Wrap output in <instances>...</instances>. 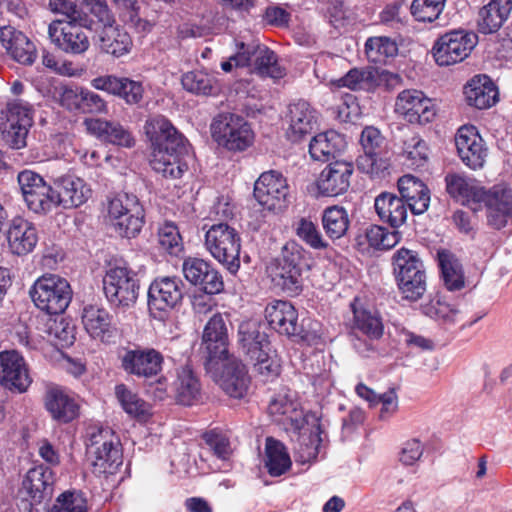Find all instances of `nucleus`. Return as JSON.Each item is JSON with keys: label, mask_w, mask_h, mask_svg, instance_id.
<instances>
[{"label": "nucleus", "mask_w": 512, "mask_h": 512, "mask_svg": "<svg viewBox=\"0 0 512 512\" xmlns=\"http://www.w3.org/2000/svg\"><path fill=\"white\" fill-rule=\"evenodd\" d=\"M374 206L379 218L393 228L400 227L406 221L408 206L394 193H381L375 198Z\"/></svg>", "instance_id": "obj_40"}, {"label": "nucleus", "mask_w": 512, "mask_h": 512, "mask_svg": "<svg viewBox=\"0 0 512 512\" xmlns=\"http://www.w3.org/2000/svg\"><path fill=\"white\" fill-rule=\"evenodd\" d=\"M144 128L152 147V169L165 178H180L187 168L182 160L189 150L187 139L162 115L149 118Z\"/></svg>", "instance_id": "obj_1"}, {"label": "nucleus", "mask_w": 512, "mask_h": 512, "mask_svg": "<svg viewBox=\"0 0 512 512\" xmlns=\"http://www.w3.org/2000/svg\"><path fill=\"white\" fill-rule=\"evenodd\" d=\"M265 465L271 476L284 474L291 466V460L282 443L272 438L266 440Z\"/></svg>", "instance_id": "obj_50"}, {"label": "nucleus", "mask_w": 512, "mask_h": 512, "mask_svg": "<svg viewBox=\"0 0 512 512\" xmlns=\"http://www.w3.org/2000/svg\"><path fill=\"white\" fill-rule=\"evenodd\" d=\"M47 512H87V502L81 492L65 491Z\"/></svg>", "instance_id": "obj_55"}, {"label": "nucleus", "mask_w": 512, "mask_h": 512, "mask_svg": "<svg viewBox=\"0 0 512 512\" xmlns=\"http://www.w3.org/2000/svg\"><path fill=\"white\" fill-rule=\"evenodd\" d=\"M235 59L237 65L254 66V70L261 76L281 78L283 70L278 64L277 55L274 51L262 44L241 43Z\"/></svg>", "instance_id": "obj_19"}, {"label": "nucleus", "mask_w": 512, "mask_h": 512, "mask_svg": "<svg viewBox=\"0 0 512 512\" xmlns=\"http://www.w3.org/2000/svg\"><path fill=\"white\" fill-rule=\"evenodd\" d=\"M160 246L171 255H178L183 249L182 237L173 222H165L158 229Z\"/></svg>", "instance_id": "obj_56"}, {"label": "nucleus", "mask_w": 512, "mask_h": 512, "mask_svg": "<svg viewBox=\"0 0 512 512\" xmlns=\"http://www.w3.org/2000/svg\"><path fill=\"white\" fill-rule=\"evenodd\" d=\"M214 140L229 151L241 152L253 144L254 132L241 115L221 113L211 124Z\"/></svg>", "instance_id": "obj_7"}, {"label": "nucleus", "mask_w": 512, "mask_h": 512, "mask_svg": "<svg viewBox=\"0 0 512 512\" xmlns=\"http://www.w3.org/2000/svg\"><path fill=\"white\" fill-rule=\"evenodd\" d=\"M400 198L415 215L423 214L430 204V194L427 186L413 175H404L398 180Z\"/></svg>", "instance_id": "obj_35"}, {"label": "nucleus", "mask_w": 512, "mask_h": 512, "mask_svg": "<svg viewBox=\"0 0 512 512\" xmlns=\"http://www.w3.org/2000/svg\"><path fill=\"white\" fill-rule=\"evenodd\" d=\"M144 211L142 204L140 203L138 197L135 194H130L126 192L118 193L115 197H113L109 201L108 205V215L110 217H120L121 215H126L130 213L137 214V212ZM134 218H137L135 216ZM137 219L134 220V223Z\"/></svg>", "instance_id": "obj_53"}, {"label": "nucleus", "mask_w": 512, "mask_h": 512, "mask_svg": "<svg viewBox=\"0 0 512 512\" xmlns=\"http://www.w3.org/2000/svg\"><path fill=\"white\" fill-rule=\"evenodd\" d=\"M403 153L411 166H423L428 158L426 143L419 136H413L404 142Z\"/></svg>", "instance_id": "obj_59"}, {"label": "nucleus", "mask_w": 512, "mask_h": 512, "mask_svg": "<svg viewBox=\"0 0 512 512\" xmlns=\"http://www.w3.org/2000/svg\"><path fill=\"white\" fill-rule=\"evenodd\" d=\"M253 195L264 209L269 211L281 210L286 205L287 181L277 171L264 172L254 184Z\"/></svg>", "instance_id": "obj_15"}, {"label": "nucleus", "mask_w": 512, "mask_h": 512, "mask_svg": "<svg viewBox=\"0 0 512 512\" xmlns=\"http://www.w3.org/2000/svg\"><path fill=\"white\" fill-rule=\"evenodd\" d=\"M0 42L7 54L21 65L31 66L38 57L36 45L23 32L12 26L0 29Z\"/></svg>", "instance_id": "obj_25"}, {"label": "nucleus", "mask_w": 512, "mask_h": 512, "mask_svg": "<svg viewBox=\"0 0 512 512\" xmlns=\"http://www.w3.org/2000/svg\"><path fill=\"white\" fill-rule=\"evenodd\" d=\"M98 44L102 52L121 57L130 51L132 39L123 28L112 24L103 27L99 32Z\"/></svg>", "instance_id": "obj_42"}, {"label": "nucleus", "mask_w": 512, "mask_h": 512, "mask_svg": "<svg viewBox=\"0 0 512 512\" xmlns=\"http://www.w3.org/2000/svg\"><path fill=\"white\" fill-rule=\"evenodd\" d=\"M344 139L336 131L330 130L314 136L309 144V154L315 161L328 162L343 149Z\"/></svg>", "instance_id": "obj_43"}, {"label": "nucleus", "mask_w": 512, "mask_h": 512, "mask_svg": "<svg viewBox=\"0 0 512 512\" xmlns=\"http://www.w3.org/2000/svg\"><path fill=\"white\" fill-rule=\"evenodd\" d=\"M77 108L83 113L100 114L106 112V102L95 92L82 89L75 95Z\"/></svg>", "instance_id": "obj_60"}, {"label": "nucleus", "mask_w": 512, "mask_h": 512, "mask_svg": "<svg viewBox=\"0 0 512 512\" xmlns=\"http://www.w3.org/2000/svg\"><path fill=\"white\" fill-rule=\"evenodd\" d=\"M511 11L512 0H490L478 12V31L484 35L496 33L507 21Z\"/></svg>", "instance_id": "obj_38"}, {"label": "nucleus", "mask_w": 512, "mask_h": 512, "mask_svg": "<svg viewBox=\"0 0 512 512\" xmlns=\"http://www.w3.org/2000/svg\"><path fill=\"white\" fill-rule=\"evenodd\" d=\"M91 453L95 455L93 465L100 473H113L121 464V454L118 445L114 443L109 430H99L90 437Z\"/></svg>", "instance_id": "obj_24"}, {"label": "nucleus", "mask_w": 512, "mask_h": 512, "mask_svg": "<svg viewBox=\"0 0 512 512\" xmlns=\"http://www.w3.org/2000/svg\"><path fill=\"white\" fill-rule=\"evenodd\" d=\"M17 183L22 199L31 212L46 215L55 209V189L40 174L24 169L18 173Z\"/></svg>", "instance_id": "obj_9"}, {"label": "nucleus", "mask_w": 512, "mask_h": 512, "mask_svg": "<svg viewBox=\"0 0 512 512\" xmlns=\"http://www.w3.org/2000/svg\"><path fill=\"white\" fill-rule=\"evenodd\" d=\"M5 122L2 123V137L12 149H22L27 145V136L33 126L32 105L21 99L9 102L2 111Z\"/></svg>", "instance_id": "obj_11"}, {"label": "nucleus", "mask_w": 512, "mask_h": 512, "mask_svg": "<svg viewBox=\"0 0 512 512\" xmlns=\"http://www.w3.org/2000/svg\"><path fill=\"white\" fill-rule=\"evenodd\" d=\"M354 171L352 162L335 160L320 172L316 185L320 195L335 197L347 192Z\"/></svg>", "instance_id": "obj_22"}, {"label": "nucleus", "mask_w": 512, "mask_h": 512, "mask_svg": "<svg viewBox=\"0 0 512 512\" xmlns=\"http://www.w3.org/2000/svg\"><path fill=\"white\" fill-rule=\"evenodd\" d=\"M252 361L255 372L262 377L263 381L272 380L280 373V365L270 353H265V356H260L259 359Z\"/></svg>", "instance_id": "obj_63"}, {"label": "nucleus", "mask_w": 512, "mask_h": 512, "mask_svg": "<svg viewBox=\"0 0 512 512\" xmlns=\"http://www.w3.org/2000/svg\"><path fill=\"white\" fill-rule=\"evenodd\" d=\"M466 103L477 109H488L498 101V89L487 75H476L463 90Z\"/></svg>", "instance_id": "obj_33"}, {"label": "nucleus", "mask_w": 512, "mask_h": 512, "mask_svg": "<svg viewBox=\"0 0 512 512\" xmlns=\"http://www.w3.org/2000/svg\"><path fill=\"white\" fill-rule=\"evenodd\" d=\"M6 237L9 249L18 256L31 253L38 242L36 228L23 218L12 220Z\"/></svg>", "instance_id": "obj_37"}, {"label": "nucleus", "mask_w": 512, "mask_h": 512, "mask_svg": "<svg viewBox=\"0 0 512 512\" xmlns=\"http://www.w3.org/2000/svg\"><path fill=\"white\" fill-rule=\"evenodd\" d=\"M384 137L379 129L373 126H367L362 130L360 143L364 152H374L381 154L384 145Z\"/></svg>", "instance_id": "obj_64"}, {"label": "nucleus", "mask_w": 512, "mask_h": 512, "mask_svg": "<svg viewBox=\"0 0 512 512\" xmlns=\"http://www.w3.org/2000/svg\"><path fill=\"white\" fill-rule=\"evenodd\" d=\"M115 395L123 410L132 417L148 413V404L124 384L115 387Z\"/></svg>", "instance_id": "obj_51"}, {"label": "nucleus", "mask_w": 512, "mask_h": 512, "mask_svg": "<svg viewBox=\"0 0 512 512\" xmlns=\"http://www.w3.org/2000/svg\"><path fill=\"white\" fill-rule=\"evenodd\" d=\"M200 351L208 372L229 356V336L224 317L214 314L203 329Z\"/></svg>", "instance_id": "obj_12"}, {"label": "nucleus", "mask_w": 512, "mask_h": 512, "mask_svg": "<svg viewBox=\"0 0 512 512\" xmlns=\"http://www.w3.org/2000/svg\"><path fill=\"white\" fill-rule=\"evenodd\" d=\"M367 59L375 64H385L388 59L398 54L395 40L386 36L370 37L365 43Z\"/></svg>", "instance_id": "obj_48"}, {"label": "nucleus", "mask_w": 512, "mask_h": 512, "mask_svg": "<svg viewBox=\"0 0 512 512\" xmlns=\"http://www.w3.org/2000/svg\"><path fill=\"white\" fill-rule=\"evenodd\" d=\"M184 296V283L176 276L155 278L148 289V309L157 319H163L165 314L181 303Z\"/></svg>", "instance_id": "obj_13"}, {"label": "nucleus", "mask_w": 512, "mask_h": 512, "mask_svg": "<svg viewBox=\"0 0 512 512\" xmlns=\"http://www.w3.org/2000/svg\"><path fill=\"white\" fill-rule=\"evenodd\" d=\"M43 402L52 420L58 424H68L80 414L77 400L59 386L48 387Z\"/></svg>", "instance_id": "obj_23"}, {"label": "nucleus", "mask_w": 512, "mask_h": 512, "mask_svg": "<svg viewBox=\"0 0 512 512\" xmlns=\"http://www.w3.org/2000/svg\"><path fill=\"white\" fill-rule=\"evenodd\" d=\"M87 25V19L77 22L55 20L48 26V36L63 53L82 55L90 47L89 36L85 30Z\"/></svg>", "instance_id": "obj_14"}, {"label": "nucleus", "mask_w": 512, "mask_h": 512, "mask_svg": "<svg viewBox=\"0 0 512 512\" xmlns=\"http://www.w3.org/2000/svg\"><path fill=\"white\" fill-rule=\"evenodd\" d=\"M103 290L108 302L117 308L132 307L139 296L137 274L125 263L110 266L103 277Z\"/></svg>", "instance_id": "obj_6"}, {"label": "nucleus", "mask_w": 512, "mask_h": 512, "mask_svg": "<svg viewBox=\"0 0 512 512\" xmlns=\"http://www.w3.org/2000/svg\"><path fill=\"white\" fill-rule=\"evenodd\" d=\"M393 266L402 298L412 302L421 299L427 290V275L418 253L407 248L397 250Z\"/></svg>", "instance_id": "obj_3"}, {"label": "nucleus", "mask_w": 512, "mask_h": 512, "mask_svg": "<svg viewBox=\"0 0 512 512\" xmlns=\"http://www.w3.org/2000/svg\"><path fill=\"white\" fill-rule=\"evenodd\" d=\"M297 407L298 404L287 393H279L270 401L268 410L276 421H290L294 429H300L304 421Z\"/></svg>", "instance_id": "obj_46"}, {"label": "nucleus", "mask_w": 512, "mask_h": 512, "mask_svg": "<svg viewBox=\"0 0 512 512\" xmlns=\"http://www.w3.org/2000/svg\"><path fill=\"white\" fill-rule=\"evenodd\" d=\"M455 145L459 157L467 167L472 170L484 167L489 152L475 126L460 127L455 136Z\"/></svg>", "instance_id": "obj_18"}, {"label": "nucleus", "mask_w": 512, "mask_h": 512, "mask_svg": "<svg viewBox=\"0 0 512 512\" xmlns=\"http://www.w3.org/2000/svg\"><path fill=\"white\" fill-rule=\"evenodd\" d=\"M351 310L353 312L351 341L354 349L364 355L372 350V344L358 338L357 332L365 335L369 340L379 339L384 330L382 319L373 306L358 298L351 303Z\"/></svg>", "instance_id": "obj_10"}, {"label": "nucleus", "mask_w": 512, "mask_h": 512, "mask_svg": "<svg viewBox=\"0 0 512 512\" xmlns=\"http://www.w3.org/2000/svg\"><path fill=\"white\" fill-rule=\"evenodd\" d=\"M173 388L177 402L182 405L190 406L200 399V382L188 366H184L178 371Z\"/></svg>", "instance_id": "obj_44"}, {"label": "nucleus", "mask_w": 512, "mask_h": 512, "mask_svg": "<svg viewBox=\"0 0 512 512\" xmlns=\"http://www.w3.org/2000/svg\"><path fill=\"white\" fill-rule=\"evenodd\" d=\"M238 341L250 360L259 359L265 353H271L270 342L265 332L260 331L256 321H244L239 325Z\"/></svg>", "instance_id": "obj_36"}, {"label": "nucleus", "mask_w": 512, "mask_h": 512, "mask_svg": "<svg viewBox=\"0 0 512 512\" xmlns=\"http://www.w3.org/2000/svg\"><path fill=\"white\" fill-rule=\"evenodd\" d=\"M210 269V263L200 258H187L182 265V271L187 281L199 285Z\"/></svg>", "instance_id": "obj_61"}, {"label": "nucleus", "mask_w": 512, "mask_h": 512, "mask_svg": "<svg viewBox=\"0 0 512 512\" xmlns=\"http://www.w3.org/2000/svg\"><path fill=\"white\" fill-rule=\"evenodd\" d=\"M55 208L62 206L65 209L82 205L91 195L90 188L80 178L66 175L55 181Z\"/></svg>", "instance_id": "obj_32"}, {"label": "nucleus", "mask_w": 512, "mask_h": 512, "mask_svg": "<svg viewBox=\"0 0 512 512\" xmlns=\"http://www.w3.org/2000/svg\"><path fill=\"white\" fill-rule=\"evenodd\" d=\"M422 309L425 315L445 323L456 322L460 313L453 305L441 299L431 300L430 303L423 306Z\"/></svg>", "instance_id": "obj_58"}, {"label": "nucleus", "mask_w": 512, "mask_h": 512, "mask_svg": "<svg viewBox=\"0 0 512 512\" xmlns=\"http://www.w3.org/2000/svg\"><path fill=\"white\" fill-rule=\"evenodd\" d=\"M181 83L186 91L196 95H213L218 91L216 78L202 70L185 73Z\"/></svg>", "instance_id": "obj_49"}, {"label": "nucleus", "mask_w": 512, "mask_h": 512, "mask_svg": "<svg viewBox=\"0 0 512 512\" xmlns=\"http://www.w3.org/2000/svg\"><path fill=\"white\" fill-rule=\"evenodd\" d=\"M446 0H413L411 13L417 21L433 22L442 13Z\"/></svg>", "instance_id": "obj_54"}, {"label": "nucleus", "mask_w": 512, "mask_h": 512, "mask_svg": "<svg viewBox=\"0 0 512 512\" xmlns=\"http://www.w3.org/2000/svg\"><path fill=\"white\" fill-rule=\"evenodd\" d=\"M478 43V35L465 29H453L440 35L432 47L439 66H450L465 60Z\"/></svg>", "instance_id": "obj_8"}, {"label": "nucleus", "mask_w": 512, "mask_h": 512, "mask_svg": "<svg viewBox=\"0 0 512 512\" xmlns=\"http://www.w3.org/2000/svg\"><path fill=\"white\" fill-rule=\"evenodd\" d=\"M112 315L104 308L89 305L83 309L82 323L87 333L94 339L109 342L115 336L116 327Z\"/></svg>", "instance_id": "obj_34"}, {"label": "nucleus", "mask_w": 512, "mask_h": 512, "mask_svg": "<svg viewBox=\"0 0 512 512\" xmlns=\"http://www.w3.org/2000/svg\"><path fill=\"white\" fill-rule=\"evenodd\" d=\"M204 245L211 256L235 275L240 268L241 238L226 223L213 224L205 233Z\"/></svg>", "instance_id": "obj_5"}, {"label": "nucleus", "mask_w": 512, "mask_h": 512, "mask_svg": "<svg viewBox=\"0 0 512 512\" xmlns=\"http://www.w3.org/2000/svg\"><path fill=\"white\" fill-rule=\"evenodd\" d=\"M395 111L408 122L427 124L436 116L435 105L422 91L415 89L404 90L399 93Z\"/></svg>", "instance_id": "obj_20"}, {"label": "nucleus", "mask_w": 512, "mask_h": 512, "mask_svg": "<svg viewBox=\"0 0 512 512\" xmlns=\"http://www.w3.org/2000/svg\"><path fill=\"white\" fill-rule=\"evenodd\" d=\"M55 477L52 469L44 465H37L28 470L22 482V492L32 503H41L51 498Z\"/></svg>", "instance_id": "obj_31"}, {"label": "nucleus", "mask_w": 512, "mask_h": 512, "mask_svg": "<svg viewBox=\"0 0 512 512\" xmlns=\"http://www.w3.org/2000/svg\"><path fill=\"white\" fill-rule=\"evenodd\" d=\"M288 127L286 136L292 142H299L311 134L317 123L316 111L304 100L292 103L286 115Z\"/></svg>", "instance_id": "obj_27"}, {"label": "nucleus", "mask_w": 512, "mask_h": 512, "mask_svg": "<svg viewBox=\"0 0 512 512\" xmlns=\"http://www.w3.org/2000/svg\"><path fill=\"white\" fill-rule=\"evenodd\" d=\"M85 124L87 130L102 141L127 148L135 143L131 133L117 122L87 119Z\"/></svg>", "instance_id": "obj_39"}, {"label": "nucleus", "mask_w": 512, "mask_h": 512, "mask_svg": "<svg viewBox=\"0 0 512 512\" xmlns=\"http://www.w3.org/2000/svg\"><path fill=\"white\" fill-rule=\"evenodd\" d=\"M373 78V73L369 69L353 68L337 80V85L351 90H358L362 89L364 84H369Z\"/></svg>", "instance_id": "obj_62"}, {"label": "nucleus", "mask_w": 512, "mask_h": 512, "mask_svg": "<svg viewBox=\"0 0 512 512\" xmlns=\"http://www.w3.org/2000/svg\"><path fill=\"white\" fill-rule=\"evenodd\" d=\"M31 383L23 356L15 350L0 352V385L12 392L24 393Z\"/></svg>", "instance_id": "obj_17"}, {"label": "nucleus", "mask_w": 512, "mask_h": 512, "mask_svg": "<svg viewBox=\"0 0 512 512\" xmlns=\"http://www.w3.org/2000/svg\"><path fill=\"white\" fill-rule=\"evenodd\" d=\"M91 84L97 90L121 97L130 105L138 104L143 99L144 88L142 83L127 77L105 75L93 79Z\"/></svg>", "instance_id": "obj_30"}, {"label": "nucleus", "mask_w": 512, "mask_h": 512, "mask_svg": "<svg viewBox=\"0 0 512 512\" xmlns=\"http://www.w3.org/2000/svg\"><path fill=\"white\" fill-rule=\"evenodd\" d=\"M137 223H134L136 218L132 213L121 215L120 217H110L115 231L122 237L134 238L142 230L144 225L145 211L137 212Z\"/></svg>", "instance_id": "obj_57"}, {"label": "nucleus", "mask_w": 512, "mask_h": 512, "mask_svg": "<svg viewBox=\"0 0 512 512\" xmlns=\"http://www.w3.org/2000/svg\"><path fill=\"white\" fill-rule=\"evenodd\" d=\"M322 226L330 239L342 238L346 235L350 226L347 210L338 205L325 208L322 213Z\"/></svg>", "instance_id": "obj_47"}, {"label": "nucleus", "mask_w": 512, "mask_h": 512, "mask_svg": "<svg viewBox=\"0 0 512 512\" xmlns=\"http://www.w3.org/2000/svg\"><path fill=\"white\" fill-rule=\"evenodd\" d=\"M486 208L487 224L500 230L512 224V189L506 185H495L486 190L481 206Z\"/></svg>", "instance_id": "obj_16"}, {"label": "nucleus", "mask_w": 512, "mask_h": 512, "mask_svg": "<svg viewBox=\"0 0 512 512\" xmlns=\"http://www.w3.org/2000/svg\"><path fill=\"white\" fill-rule=\"evenodd\" d=\"M298 431L297 441L294 445L295 459L301 464L311 463L316 460L321 446V430L318 424L312 427H305L301 424Z\"/></svg>", "instance_id": "obj_41"}, {"label": "nucleus", "mask_w": 512, "mask_h": 512, "mask_svg": "<svg viewBox=\"0 0 512 512\" xmlns=\"http://www.w3.org/2000/svg\"><path fill=\"white\" fill-rule=\"evenodd\" d=\"M34 305L49 315L63 313L72 300L69 282L56 274H45L38 278L29 291Z\"/></svg>", "instance_id": "obj_4"}, {"label": "nucleus", "mask_w": 512, "mask_h": 512, "mask_svg": "<svg viewBox=\"0 0 512 512\" xmlns=\"http://www.w3.org/2000/svg\"><path fill=\"white\" fill-rule=\"evenodd\" d=\"M265 317L270 327L278 333L305 337L302 334V326L298 323L297 310L290 302L276 300L268 304L265 309Z\"/></svg>", "instance_id": "obj_26"}, {"label": "nucleus", "mask_w": 512, "mask_h": 512, "mask_svg": "<svg viewBox=\"0 0 512 512\" xmlns=\"http://www.w3.org/2000/svg\"><path fill=\"white\" fill-rule=\"evenodd\" d=\"M295 233L306 245L314 250H326L330 246L318 226L309 219L301 218L296 224Z\"/></svg>", "instance_id": "obj_52"}, {"label": "nucleus", "mask_w": 512, "mask_h": 512, "mask_svg": "<svg viewBox=\"0 0 512 512\" xmlns=\"http://www.w3.org/2000/svg\"><path fill=\"white\" fill-rule=\"evenodd\" d=\"M122 369L129 375L151 378L162 369L163 356L154 348L128 349L120 357Z\"/></svg>", "instance_id": "obj_21"}, {"label": "nucleus", "mask_w": 512, "mask_h": 512, "mask_svg": "<svg viewBox=\"0 0 512 512\" xmlns=\"http://www.w3.org/2000/svg\"><path fill=\"white\" fill-rule=\"evenodd\" d=\"M310 253L296 241H288L275 259L272 280L288 296L299 295L304 286L303 271L310 268Z\"/></svg>", "instance_id": "obj_2"}, {"label": "nucleus", "mask_w": 512, "mask_h": 512, "mask_svg": "<svg viewBox=\"0 0 512 512\" xmlns=\"http://www.w3.org/2000/svg\"><path fill=\"white\" fill-rule=\"evenodd\" d=\"M445 182L446 190L452 198L474 212L481 209V200L485 196L486 189L474 179L458 174H448Z\"/></svg>", "instance_id": "obj_28"}, {"label": "nucleus", "mask_w": 512, "mask_h": 512, "mask_svg": "<svg viewBox=\"0 0 512 512\" xmlns=\"http://www.w3.org/2000/svg\"><path fill=\"white\" fill-rule=\"evenodd\" d=\"M438 262L445 287L449 291L461 290L465 286L462 265L449 251L438 252Z\"/></svg>", "instance_id": "obj_45"}, {"label": "nucleus", "mask_w": 512, "mask_h": 512, "mask_svg": "<svg viewBox=\"0 0 512 512\" xmlns=\"http://www.w3.org/2000/svg\"><path fill=\"white\" fill-rule=\"evenodd\" d=\"M226 362L217 379L221 389L230 397L243 398L249 388L250 377L246 366L236 358L224 359Z\"/></svg>", "instance_id": "obj_29"}]
</instances>
